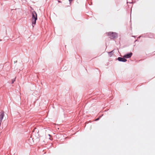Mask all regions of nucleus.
<instances>
[{
  "mask_svg": "<svg viewBox=\"0 0 155 155\" xmlns=\"http://www.w3.org/2000/svg\"><path fill=\"white\" fill-rule=\"evenodd\" d=\"M16 78V77H15L14 79L12 80V83H14V82L15 81V79Z\"/></svg>",
  "mask_w": 155,
  "mask_h": 155,
  "instance_id": "obj_6",
  "label": "nucleus"
},
{
  "mask_svg": "<svg viewBox=\"0 0 155 155\" xmlns=\"http://www.w3.org/2000/svg\"><path fill=\"white\" fill-rule=\"evenodd\" d=\"M70 2H71L72 1V0H69Z\"/></svg>",
  "mask_w": 155,
  "mask_h": 155,
  "instance_id": "obj_7",
  "label": "nucleus"
},
{
  "mask_svg": "<svg viewBox=\"0 0 155 155\" xmlns=\"http://www.w3.org/2000/svg\"><path fill=\"white\" fill-rule=\"evenodd\" d=\"M106 34L111 38L114 39L117 37V34L116 32H107Z\"/></svg>",
  "mask_w": 155,
  "mask_h": 155,
  "instance_id": "obj_2",
  "label": "nucleus"
},
{
  "mask_svg": "<svg viewBox=\"0 0 155 155\" xmlns=\"http://www.w3.org/2000/svg\"><path fill=\"white\" fill-rule=\"evenodd\" d=\"M4 116V112L2 111L0 112V121L2 122L3 117Z\"/></svg>",
  "mask_w": 155,
  "mask_h": 155,
  "instance_id": "obj_4",
  "label": "nucleus"
},
{
  "mask_svg": "<svg viewBox=\"0 0 155 155\" xmlns=\"http://www.w3.org/2000/svg\"><path fill=\"white\" fill-rule=\"evenodd\" d=\"M132 55V52H130L129 53L125 55L124 56V57L126 58H130Z\"/></svg>",
  "mask_w": 155,
  "mask_h": 155,
  "instance_id": "obj_3",
  "label": "nucleus"
},
{
  "mask_svg": "<svg viewBox=\"0 0 155 155\" xmlns=\"http://www.w3.org/2000/svg\"><path fill=\"white\" fill-rule=\"evenodd\" d=\"M49 135V136H50V135H49H49Z\"/></svg>",
  "mask_w": 155,
  "mask_h": 155,
  "instance_id": "obj_8",
  "label": "nucleus"
},
{
  "mask_svg": "<svg viewBox=\"0 0 155 155\" xmlns=\"http://www.w3.org/2000/svg\"><path fill=\"white\" fill-rule=\"evenodd\" d=\"M37 19V15L36 12L34 11L32 12V17L31 21L32 25H35L36 24V21ZM33 27L34 25H33Z\"/></svg>",
  "mask_w": 155,
  "mask_h": 155,
  "instance_id": "obj_1",
  "label": "nucleus"
},
{
  "mask_svg": "<svg viewBox=\"0 0 155 155\" xmlns=\"http://www.w3.org/2000/svg\"><path fill=\"white\" fill-rule=\"evenodd\" d=\"M118 60L120 61H122V62H126L127 61V60L124 58H124H121V57H119L118 58Z\"/></svg>",
  "mask_w": 155,
  "mask_h": 155,
  "instance_id": "obj_5",
  "label": "nucleus"
}]
</instances>
